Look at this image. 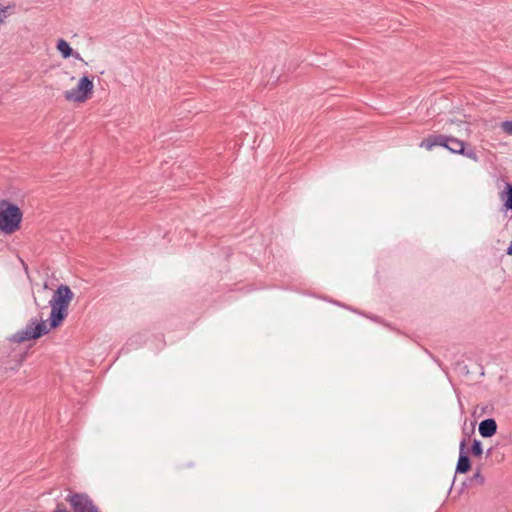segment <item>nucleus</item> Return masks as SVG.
Segmentation results:
<instances>
[{
    "instance_id": "nucleus-1",
    "label": "nucleus",
    "mask_w": 512,
    "mask_h": 512,
    "mask_svg": "<svg viewBox=\"0 0 512 512\" xmlns=\"http://www.w3.org/2000/svg\"><path fill=\"white\" fill-rule=\"evenodd\" d=\"M73 299V292L67 285H60L53 293L49 305L51 312L49 316V326L45 321H38L36 318L30 319L26 327L13 334L10 340L14 343H23L29 340L39 339L46 335L50 329L58 328L68 315V307Z\"/></svg>"
},
{
    "instance_id": "nucleus-2",
    "label": "nucleus",
    "mask_w": 512,
    "mask_h": 512,
    "mask_svg": "<svg viewBox=\"0 0 512 512\" xmlns=\"http://www.w3.org/2000/svg\"><path fill=\"white\" fill-rule=\"evenodd\" d=\"M23 219L19 206L9 200H0V232L11 235L18 231Z\"/></svg>"
},
{
    "instance_id": "nucleus-3",
    "label": "nucleus",
    "mask_w": 512,
    "mask_h": 512,
    "mask_svg": "<svg viewBox=\"0 0 512 512\" xmlns=\"http://www.w3.org/2000/svg\"><path fill=\"white\" fill-rule=\"evenodd\" d=\"M93 79L84 75L72 90L65 91L64 97L68 101L82 103L88 100L93 93Z\"/></svg>"
},
{
    "instance_id": "nucleus-4",
    "label": "nucleus",
    "mask_w": 512,
    "mask_h": 512,
    "mask_svg": "<svg viewBox=\"0 0 512 512\" xmlns=\"http://www.w3.org/2000/svg\"><path fill=\"white\" fill-rule=\"evenodd\" d=\"M65 500L70 504L73 512H101L86 493L70 492Z\"/></svg>"
},
{
    "instance_id": "nucleus-5",
    "label": "nucleus",
    "mask_w": 512,
    "mask_h": 512,
    "mask_svg": "<svg viewBox=\"0 0 512 512\" xmlns=\"http://www.w3.org/2000/svg\"><path fill=\"white\" fill-rule=\"evenodd\" d=\"M447 150L453 154L463 155L475 162L479 161L478 154L471 145L451 135H449Z\"/></svg>"
},
{
    "instance_id": "nucleus-6",
    "label": "nucleus",
    "mask_w": 512,
    "mask_h": 512,
    "mask_svg": "<svg viewBox=\"0 0 512 512\" xmlns=\"http://www.w3.org/2000/svg\"><path fill=\"white\" fill-rule=\"evenodd\" d=\"M471 470V460L466 448V438L460 441L459 457L456 464V474H466Z\"/></svg>"
},
{
    "instance_id": "nucleus-7",
    "label": "nucleus",
    "mask_w": 512,
    "mask_h": 512,
    "mask_svg": "<svg viewBox=\"0 0 512 512\" xmlns=\"http://www.w3.org/2000/svg\"><path fill=\"white\" fill-rule=\"evenodd\" d=\"M449 141V135L443 134H431L425 137L419 144V147L425 148L430 151L434 147H443L447 149Z\"/></svg>"
},
{
    "instance_id": "nucleus-8",
    "label": "nucleus",
    "mask_w": 512,
    "mask_h": 512,
    "mask_svg": "<svg viewBox=\"0 0 512 512\" xmlns=\"http://www.w3.org/2000/svg\"><path fill=\"white\" fill-rule=\"evenodd\" d=\"M479 433L483 438H490L497 432V423L494 418H487L480 422Z\"/></svg>"
},
{
    "instance_id": "nucleus-9",
    "label": "nucleus",
    "mask_w": 512,
    "mask_h": 512,
    "mask_svg": "<svg viewBox=\"0 0 512 512\" xmlns=\"http://www.w3.org/2000/svg\"><path fill=\"white\" fill-rule=\"evenodd\" d=\"M56 48H57V50L59 51V53L62 55V57L64 59H67V58L73 56L76 59H78L80 61H83V58L80 56V54L77 53V52L74 53V51L71 48L70 44L66 40H64L62 38L58 40Z\"/></svg>"
},
{
    "instance_id": "nucleus-10",
    "label": "nucleus",
    "mask_w": 512,
    "mask_h": 512,
    "mask_svg": "<svg viewBox=\"0 0 512 512\" xmlns=\"http://www.w3.org/2000/svg\"><path fill=\"white\" fill-rule=\"evenodd\" d=\"M503 201L502 211H512V183H506L504 189L499 194Z\"/></svg>"
},
{
    "instance_id": "nucleus-11",
    "label": "nucleus",
    "mask_w": 512,
    "mask_h": 512,
    "mask_svg": "<svg viewBox=\"0 0 512 512\" xmlns=\"http://www.w3.org/2000/svg\"><path fill=\"white\" fill-rule=\"evenodd\" d=\"M23 363V356L20 355L18 359L12 361V362H9V363H5L3 366H2V372L3 373H7L9 371H18L19 368L21 367Z\"/></svg>"
},
{
    "instance_id": "nucleus-12",
    "label": "nucleus",
    "mask_w": 512,
    "mask_h": 512,
    "mask_svg": "<svg viewBox=\"0 0 512 512\" xmlns=\"http://www.w3.org/2000/svg\"><path fill=\"white\" fill-rule=\"evenodd\" d=\"M469 453H471L474 457H481L483 454L482 442L480 440L474 439L470 449L468 450V454Z\"/></svg>"
},
{
    "instance_id": "nucleus-13",
    "label": "nucleus",
    "mask_w": 512,
    "mask_h": 512,
    "mask_svg": "<svg viewBox=\"0 0 512 512\" xmlns=\"http://www.w3.org/2000/svg\"><path fill=\"white\" fill-rule=\"evenodd\" d=\"M500 127L506 134L512 135V120L503 121Z\"/></svg>"
},
{
    "instance_id": "nucleus-14",
    "label": "nucleus",
    "mask_w": 512,
    "mask_h": 512,
    "mask_svg": "<svg viewBox=\"0 0 512 512\" xmlns=\"http://www.w3.org/2000/svg\"><path fill=\"white\" fill-rule=\"evenodd\" d=\"M470 482L476 481L479 484H483L485 481L484 476L481 474L480 470H477L474 475L468 479Z\"/></svg>"
},
{
    "instance_id": "nucleus-15",
    "label": "nucleus",
    "mask_w": 512,
    "mask_h": 512,
    "mask_svg": "<svg viewBox=\"0 0 512 512\" xmlns=\"http://www.w3.org/2000/svg\"><path fill=\"white\" fill-rule=\"evenodd\" d=\"M8 9H9V6H3L0 3V24H2L5 20V18L7 17Z\"/></svg>"
},
{
    "instance_id": "nucleus-16",
    "label": "nucleus",
    "mask_w": 512,
    "mask_h": 512,
    "mask_svg": "<svg viewBox=\"0 0 512 512\" xmlns=\"http://www.w3.org/2000/svg\"><path fill=\"white\" fill-rule=\"evenodd\" d=\"M53 512H69L63 503H57Z\"/></svg>"
},
{
    "instance_id": "nucleus-17",
    "label": "nucleus",
    "mask_w": 512,
    "mask_h": 512,
    "mask_svg": "<svg viewBox=\"0 0 512 512\" xmlns=\"http://www.w3.org/2000/svg\"><path fill=\"white\" fill-rule=\"evenodd\" d=\"M474 427H475L474 424H472V428H471L470 432L466 431V429H463V433L465 435L464 438H466V440L470 437L471 433H474Z\"/></svg>"
},
{
    "instance_id": "nucleus-18",
    "label": "nucleus",
    "mask_w": 512,
    "mask_h": 512,
    "mask_svg": "<svg viewBox=\"0 0 512 512\" xmlns=\"http://www.w3.org/2000/svg\"><path fill=\"white\" fill-rule=\"evenodd\" d=\"M506 253L510 256H512V239H511V242L506 250Z\"/></svg>"
},
{
    "instance_id": "nucleus-19",
    "label": "nucleus",
    "mask_w": 512,
    "mask_h": 512,
    "mask_svg": "<svg viewBox=\"0 0 512 512\" xmlns=\"http://www.w3.org/2000/svg\"><path fill=\"white\" fill-rule=\"evenodd\" d=\"M193 466H194V463L193 462H189L186 465H183V468H185V467H193Z\"/></svg>"
},
{
    "instance_id": "nucleus-20",
    "label": "nucleus",
    "mask_w": 512,
    "mask_h": 512,
    "mask_svg": "<svg viewBox=\"0 0 512 512\" xmlns=\"http://www.w3.org/2000/svg\"><path fill=\"white\" fill-rule=\"evenodd\" d=\"M492 454V448H489L486 452V456H490Z\"/></svg>"
}]
</instances>
